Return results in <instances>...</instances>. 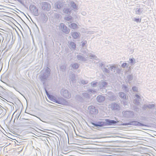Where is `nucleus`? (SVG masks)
<instances>
[{"label":"nucleus","instance_id":"f257e3e1","mask_svg":"<svg viewBox=\"0 0 156 156\" xmlns=\"http://www.w3.org/2000/svg\"><path fill=\"white\" fill-rule=\"evenodd\" d=\"M46 93L48 98L50 99V100L52 101L53 102L61 105H64L65 104V101L63 99L59 98L57 100L53 96L49 94L47 91Z\"/></svg>","mask_w":156,"mask_h":156},{"label":"nucleus","instance_id":"f03ea898","mask_svg":"<svg viewBox=\"0 0 156 156\" xmlns=\"http://www.w3.org/2000/svg\"><path fill=\"white\" fill-rule=\"evenodd\" d=\"M61 26H63L64 30H63V32L66 34H68L69 32V30L67 28L66 26H65L63 24H61Z\"/></svg>","mask_w":156,"mask_h":156},{"label":"nucleus","instance_id":"7ed1b4c3","mask_svg":"<svg viewBox=\"0 0 156 156\" xmlns=\"http://www.w3.org/2000/svg\"><path fill=\"white\" fill-rule=\"evenodd\" d=\"M97 99L99 102H101L105 100V98L102 96H98L97 97Z\"/></svg>","mask_w":156,"mask_h":156},{"label":"nucleus","instance_id":"20e7f679","mask_svg":"<svg viewBox=\"0 0 156 156\" xmlns=\"http://www.w3.org/2000/svg\"><path fill=\"white\" fill-rule=\"evenodd\" d=\"M72 36L74 38L76 39L78 37L79 35L78 33L74 32L72 34Z\"/></svg>","mask_w":156,"mask_h":156},{"label":"nucleus","instance_id":"39448f33","mask_svg":"<svg viewBox=\"0 0 156 156\" xmlns=\"http://www.w3.org/2000/svg\"><path fill=\"white\" fill-rule=\"evenodd\" d=\"M77 26L76 24L73 23H72L71 25V27L72 29H75L77 28Z\"/></svg>","mask_w":156,"mask_h":156},{"label":"nucleus","instance_id":"423d86ee","mask_svg":"<svg viewBox=\"0 0 156 156\" xmlns=\"http://www.w3.org/2000/svg\"><path fill=\"white\" fill-rule=\"evenodd\" d=\"M134 21L137 23L140 22L141 21V19L140 18H135L134 19Z\"/></svg>","mask_w":156,"mask_h":156},{"label":"nucleus","instance_id":"0eeeda50","mask_svg":"<svg viewBox=\"0 0 156 156\" xmlns=\"http://www.w3.org/2000/svg\"><path fill=\"white\" fill-rule=\"evenodd\" d=\"M71 44L73 46V48H75L76 47V45L73 42H71Z\"/></svg>","mask_w":156,"mask_h":156},{"label":"nucleus","instance_id":"6e6552de","mask_svg":"<svg viewBox=\"0 0 156 156\" xmlns=\"http://www.w3.org/2000/svg\"><path fill=\"white\" fill-rule=\"evenodd\" d=\"M126 65H127L126 63H123L122 64V67H125L126 66Z\"/></svg>","mask_w":156,"mask_h":156},{"label":"nucleus","instance_id":"1a4fd4ad","mask_svg":"<svg viewBox=\"0 0 156 156\" xmlns=\"http://www.w3.org/2000/svg\"><path fill=\"white\" fill-rule=\"evenodd\" d=\"M122 94H123V95H124V94L123 93H121L120 94V95L121 96L122 95ZM123 96H124V95H123Z\"/></svg>","mask_w":156,"mask_h":156},{"label":"nucleus","instance_id":"9d476101","mask_svg":"<svg viewBox=\"0 0 156 156\" xmlns=\"http://www.w3.org/2000/svg\"><path fill=\"white\" fill-rule=\"evenodd\" d=\"M135 88H136V87H133V90H134V89H135Z\"/></svg>","mask_w":156,"mask_h":156},{"label":"nucleus","instance_id":"9b49d317","mask_svg":"<svg viewBox=\"0 0 156 156\" xmlns=\"http://www.w3.org/2000/svg\"><path fill=\"white\" fill-rule=\"evenodd\" d=\"M76 65L74 64V65H73V67L74 66H76Z\"/></svg>","mask_w":156,"mask_h":156},{"label":"nucleus","instance_id":"f8f14e48","mask_svg":"<svg viewBox=\"0 0 156 156\" xmlns=\"http://www.w3.org/2000/svg\"><path fill=\"white\" fill-rule=\"evenodd\" d=\"M136 96L137 97H139V96L138 95H136Z\"/></svg>","mask_w":156,"mask_h":156},{"label":"nucleus","instance_id":"ddd939ff","mask_svg":"<svg viewBox=\"0 0 156 156\" xmlns=\"http://www.w3.org/2000/svg\"><path fill=\"white\" fill-rule=\"evenodd\" d=\"M131 61L132 62L133 61V60L132 59H131Z\"/></svg>","mask_w":156,"mask_h":156}]
</instances>
